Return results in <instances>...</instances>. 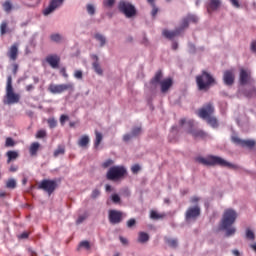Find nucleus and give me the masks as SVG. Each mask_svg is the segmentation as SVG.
<instances>
[{"instance_id":"27","label":"nucleus","mask_w":256,"mask_h":256,"mask_svg":"<svg viewBox=\"0 0 256 256\" xmlns=\"http://www.w3.org/2000/svg\"><path fill=\"white\" fill-rule=\"evenodd\" d=\"M181 33L180 30H175V31H169V30H164L163 35L166 37V39H173V37H177Z\"/></svg>"},{"instance_id":"47","label":"nucleus","mask_w":256,"mask_h":256,"mask_svg":"<svg viewBox=\"0 0 256 256\" xmlns=\"http://www.w3.org/2000/svg\"><path fill=\"white\" fill-rule=\"evenodd\" d=\"M95 39L99 41L100 45L103 46L105 44V38L101 34H96Z\"/></svg>"},{"instance_id":"20","label":"nucleus","mask_w":256,"mask_h":256,"mask_svg":"<svg viewBox=\"0 0 256 256\" xmlns=\"http://www.w3.org/2000/svg\"><path fill=\"white\" fill-rule=\"evenodd\" d=\"M197 21H199V18H197V16L189 15L187 18L183 20L181 29H185L189 27V23H197Z\"/></svg>"},{"instance_id":"9","label":"nucleus","mask_w":256,"mask_h":256,"mask_svg":"<svg viewBox=\"0 0 256 256\" xmlns=\"http://www.w3.org/2000/svg\"><path fill=\"white\" fill-rule=\"evenodd\" d=\"M214 113H215V106H213V103L209 102L198 110V117H200V119L205 120V119H208L209 117H213Z\"/></svg>"},{"instance_id":"2","label":"nucleus","mask_w":256,"mask_h":256,"mask_svg":"<svg viewBox=\"0 0 256 256\" xmlns=\"http://www.w3.org/2000/svg\"><path fill=\"white\" fill-rule=\"evenodd\" d=\"M237 220V212L233 209H227L224 211L220 229L222 231H226V237H231L232 235H235L236 229L235 227H231L233 223Z\"/></svg>"},{"instance_id":"4","label":"nucleus","mask_w":256,"mask_h":256,"mask_svg":"<svg viewBox=\"0 0 256 256\" xmlns=\"http://www.w3.org/2000/svg\"><path fill=\"white\" fill-rule=\"evenodd\" d=\"M21 99V96L13 90V77H7L6 83V103L7 105H15Z\"/></svg>"},{"instance_id":"15","label":"nucleus","mask_w":256,"mask_h":256,"mask_svg":"<svg viewBox=\"0 0 256 256\" xmlns=\"http://www.w3.org/2000/svg\"><path fill=\"white\" fill-rule=\"evenodd\" d=\"M224 84L228 87H231L233 83H235V71L234 70H226L223 74Z\"/></svg>"},{"instance_id":"5","label":"nucleus","mask_w":256,"mask_h":256,"mask_svg":"<svg viewBox=\"0 0 256 256\" xmlns=\"http://www.w3.org/2000/svg\"><path fill=\"white\" fill-rule=\"evenodd\" d=\"M124 175H127V169L123 166H112L106 173V179L108 181H119V179H123Z\"/></svg>"},{"instance_id":"54","label":"nucleus","mask_w":256,"mask_h":256,"mask_svg":"<svg viewBox=\"0 0 256 256\" xmlns=\"http://www.w3.org/2000/svg\"><path fill=\"white\" fill-rule=\"evenodd\" d=\"M87 11L90 15H95V7L91 4L87 6Z\"/></svg>"},{"instance_id":"48","label":"nucleus","mask_w":256,"mask_h":256,"mask_svg":"<svg viewBox=\"0 0 256 256\" xmlns=\"http://www.w3.org/2000/svg\"><path fill=\"white\" fill-rule=\"evenodd\" d=\"M114 161L112 159L106 160L104 163H102V167L104 169H107L108 167H111L113 165Z\"/></svg>"},{"instance_id":"30","label":"nucleus","mask_w":256,"mask_h":256,"mask_svg":"<svg viewBox=\"0 0 256 256\" xmlns=\"http://www.w3.org/2000/svg\"><path fill=\"white\" fill-rule=\"evenodd\" d=\"M244 97H247V99H252V97H256V88L253 87L249 90H245Z\"/></svg>"},{"instance_id":"38","label":"nucleus","mask_w":256,"mask_h":256,"mask_svg":"<svg viewBox=\"0 0 256 256\" xmlns=\"http://www.w3.org/2000/svg\"><path fill=\"white\" fill-rule=\"evenodd\" d=\"M7 27H8V24H7V21H3L0 25V33L1 35H5L7 33Z\"/></svg>"},{"instance_id":"25","label":"nucleus","mask_w":256,"mask_h":256,"mask_svg":"<svg viewBox=\"0 0 256 256\" xmlns=\"http://www.w3.org/2000/svg\"><path fill=\"white\" fill-rule=\"evenodd\" d=\"M101 141H103V134L99 131H95V141H94V147L95 149H98L101 145Z\"/></svg>"},{"instance_id":"23","label":"nucleus","mask_w":256,"mask_h":256,"mask_svg":"<svg viewBox=\"0 0 256 256\" xmlns=\"http://www.w3.org/2000/svg\"><path fill=\"white\" fill-rule=\"evenodd\" d=\"M7 163H11V161H15V159L19 158V152L10 150L6 153Z\"/></svg>"},{"instance_id":"32","label":"nucleus","mask_w":256,"mask_h":256,"mask_svg":"<svg viewBox=\"0 0 256 256\" xmlns=\"http://www.w3.org/2000/svg\"><path fill=\"white\" fill-rule=\"evenodd\" d=\"M163 217H165V214H159L157 211L152 210L150 212V219H154L155 221L159 220V219H163Z\"/></svg>"},{"instance_id":"24","label":"nucleus","mask_w":256,"mask_h":256,"mask_svg":"<svg viewBox=\"0 0 256 256\" xmlns=\"http://www.w3.org/2000/svg\"><path fill=\"white\" fill-rule=\"evenodd\" d=\"M39 147H41V144H39V142H34L30 145L29 153L32 157H35V155H37V151H39Z\"/></svg>"},{"instance_id":"51","label":"nucleus","mask_w":256,"mask_h":256,"mask_svg":"<svg viewBox=\"0 0 256 256\" xmlns=\"http://www.w3.org/2000/svg\"><path fill=\"white\" fill-rule=\"evenodd\" d=\"M94 71H95L98 75H103V68H101V65H94Z\"/></svg>"},{"instance_id":"33","label":"nucleus","mask_w":256,"mask_h":256,"mask_svg":"<svg viewBox=\"0 0 256 256\" xmlns=\"http://www.w3.org/2000/svg\"><path fill=\"white\" fill-rule=\"evenodd\" d=\"M17 187V181L13 178H10L6 181L7 189H15Z\"/></svg>"},{"instance_id":"34","label":"nucleus","mask_w":256,"mask_h":256,"mask_svg":"<svg viewBox=\"0 0 256 256\" xmlns=\"http://www.w3.org/2000/svg\"><path fill=\"white\" fill-rule=\"evenodd\" d=\"M54 157H59V155H65V146H58L54 151Z\"/></svg>"},{"instance_id":"31","label":"nucleus","mask_w":256,"mask_h":256,"mask_svg":"<svg viewBox=\"0 0 256 256\" xmlns=\"http://www.w3.org/2000/svg\"><path fill=\"white\" fill-rule=\"evenodd\" d=\"M139 243H147L149 241V234L145 232H140L138 236Z\"/></svg>"},{"instance_id":"57","label":"nucleus","mask_w":256,"mask_h":256,"mask_svg":"<svg viewBox=\"0 0 256 256\" xmlns=\"http://www.w3.org/2000/svg\"><path fill=\"white\" fill-rule=\"evenodd\" d=\"M9 171L10 173H17V171H19V166L11 165Z\"/></svg>"},{"instance_id":"7","label":"nucleus","mask_w":256,"mask_h":256,"mask_svg":"<svg viewBox=\"0 0 256 256\" xmlns=\"http://www.w3.org/2000/svg\"><path fill=\"white\" fill-rule=\"evenodd\" d=\"M118 9L120 13H123L128 19H131V17H135V15H137L135 6L127 1H120L118 4Z\"/></svg>"},{"instance_id":"13","label":"nucleus","mask_w":256,"mask_h":256,"mask_svg":"<svg viewBox=\"0 0 256 256\" xmlns=\"http://www.w3.org/2000/svg\"><path fill=\"white\" fill-rule=\"evenodd\" d=\"M201 215V208L199 206L189 207L185 213L186 221H195Z\"/></svg>"},{"instance_id":"21","label":"nucleus","mask_w":256,"mask_h":256,"mask_svg":"<svg viewBox=\"0 0 256 256\" xmlns=\"http://www.w3.org/2000/svg\"><path fill=\"white\" fill-rule=\"evenodd\" d=\"M61 58L58 55H49L46 57V63L49 65H59Z\"/></svg>"},{"instance_id":"59","label":"nucleus","mask_w":256,"mask_h":256,"mask_svg":"<svg viewBox=\"0 0 256 256\" xmlns=\"http://www.w3.org/2000/svg\"><path fill=\"white\" fill-rule=\"evenodd\" d=\"M19 237H20V239H28L29 238V233L23 232Z\"/></svg>"},{"instance_id":"36","label":"nucleus","mask_w":256,"mask_h":256,"mask_svg":"<svg viewBox=\"0 0 256 256\" xmlns=\"http://www.w3.org/2000/svg\"><path fill=\"white\" fill-rule=\"evenodd\" d=\"M111 201L115 205H119V204H121V196H119V194H112L111 195Z\"/></svg>"},{"instance_id":"17","label":"nucleus","mask_w":256,"mask_h":256,"mask_svg":"<svg viewBox=\"0 0 256 256\" xmlns=\"http://www.w3.org/2000/svg\"><path fill=\"white\" fill-rule=\"evenodd\" d=\"M170 87H173V79L172 78H166L160 82L161 93H167V91H169Z\"/></svg>"},{"instance_id":"22","label":"nucleus","mask_w":256,"mask_h":256,"mask_svg":"<svg viewBox=\"0 0 256 256\" xmlns=\"http://www.w3.org/2000/svg\"><path fill=\"white\" fill-rule=\"evenodd\" d=\"M90 141H91V139H89L88 135H83L78 140V145H79V147L86 148L87 145H89Z\"/></svg>"},{"instance_id":"6","label":"nucleus","mask_w":256,"mask_h":256,"mask_svg":"<svg viewBox=\"0 0 256 256\" xmlns=\"http://www.w3.org/2000/svg\"><path fill=\"white\" fill-rule=\"evenodd\" d=\"M75 85L73 83L67 84H50L48 86L49 93L52 95H61V93H65V91H74Z\"/></svg>"},{"instance_id":"35","label":"nucleus","mask_w":256,"mask_h":256,"mask_svg":"<svg viewBox=\"0 0 256 256\" xmlns=\"http://www.w3.org/2000/svg\"><path fill=\"white\" fill-rule=\"evenodd\" d=\"M2 7L6 13H11V9H13V4H11L10 1H6L3 3Z\"/></svg>"},{"instance_id":"43","label":"nucleus","mask_w":256,"mask_h":256,"mask_svg":"<svg viewBox=\"0 0 256 256\" xmlns=\"http://www.w3.org/2000/svg\"><path fill=\"white\" fill-rule=\"evenodd\" d=\"M51 39H52V41H55L56 43H61V41H63V37L59 34H52Z\"/></svg>"},{"instance_id":"10","label":"nucleus","mask_w":256,"mask_h":256,"mask_svg":"<svg viewBox=\"0 0 256 256\" xmlns=\"http://www.w3.org/2000/svg\"><path fill=\"white\" fill-rule=\"evenodd\" d=\"M108 220L111 225H119L123 221V212L119 210H109Z\"/></svg>"},{"instance_id":"52","label":"nucleus","mask_w":256,"mask_h":256,"mask_svg":"<svg viewBox=\"0 0 256 256\" xmlns=\"http://www.w3.org/2000/svg\"><path fill=\"white\" fill-rule=\"evenodd\" d=\"M75 79H83V72L81 70H76L74 72Z\"/></svg>"},{"instance_id":"14","label":"nucleus","mask_w":256,"mask_h":256,"mask_svg":"<svg viewBox=\"0 0 256 256\" xmlns=\"http://www.w3.org/2000/svg\"><path fill=\"white\" fill-rule=\"evenodd\" d=\"M233 143L236 145H240V147H246L247 149H253L255 147L256 142L255 140H243L237 136L232 137Z\"/></svg>"},{"instance_id":"8","label":"nucleus","mask_w":256,"mask_h":256,"mask_svg":"<svg viewBox=\"0 0 256 256\" xmlns=\"http://www.w3.org/2000/svg\"><path fill=\"white\" fill-rule=\"evenodd\" d=\"M38 189H42V191H45L48 193V195H51L55 192V189H57V181L44 179L39 183Z\"/></svg>"},{"instance_id":"16","label":"nucleus","mask_w":256,"mask_h":256,"mask_svg":"<svg viewBox=\"0 0 256 256\" xmlns=\"http://www.w3.org/2000/svg\"><path fill=\"white\" fill-rule=\"evenodd\" d=\"M63 1L65 0H51L50 5L44 10L43 14L50 15L55 9L63 5Z\"/></svg>"},{"instance_id":"3","label":"nucleus","mask_w":256,"mask_h":256,"mask_svg":"<svg viewBox=\"0 0 256 256\" xmlns=\"http://www.w3.org/2000/svg\"><path fill=\"white\" fill-rule=\"evenodd\" d=\"M196 85L198 91H209L213 85H217V80L211 73L203 70L200 75L196 76Z\"/></svg>"},{"instance_id":"40","label":"nucleus","mask_w":256,"mask_h":256,"mask_svg":"<svg viewBox=\"0 0 256 256\" xmlns=\"http://www.w3.org/2000/svg\"><path fill=\"white\" fill-rule=\"evenodd\" d=\"M47 123L50 129H55V127H57V120L55 118H49Z\"/></svg>"},{"instance_id":"46","label":"nucleus","mask_w":256,"mask_h":256,"mask_svg":"<svg viewBox=\"0 0 256 256\" xmlns=\"http://www.w3.org/2000/svg\"><path fill=\"white\" fill-rule=\"evenodd\" d=\"M101 195V190L99 189H94L91 193V199H97Z\"/></svg>"},{"instance_id":"60","label":"nucleus","mask_w":256,"mask_h":256,"mask_svg":"<svg viewBox=\"0 0 256 256\" xmlns=\"http://www.w3.org/2000/svg\"><path fill=\"white\" fill-rule=\"evenodd\" d=\"M251 51H253V53H256V41H253L251 43Z\"/></svg>"},{"instance_id":"63","label":"nucleus","mask_w":256,"mask_h":256,"mask_svg":"<svg viewBox=\"0 0 256 256\" xmlns=\"http://www.w3.org/2000/svg\"><path fill=\"white\" fill-rule=\"evenodd\" d=\"M33 89H35V86H33L32 84L26 86V91H33Z\"/></svg>"},{"instance_id":"1","label":"nucleus","mask_w":256,"mask_h":256,"mask_svg":"<svg viewBox=\"0 0 256 256\" xmlns=\"http://www.w3.org/2000/svg\"><path fill=\"white\" fill-rule=\"evenodd\" d=\"M195 161L206 167H215L218 165L219 167H227L228 169H239V166L236 164L227 162V160L215 155H209L206 158L199 156L195 158Z\"/></svg>"},{"instance_id":"42","label":"nucleus","mask_w":256,"mask_h":256,"mask_svg":"<svg viewBox=\"0 0 256 256\" xmlns=\"http://www.w3.org/2000/svg\"><path fill=\"white\" fill-rule=\"evenodd\" d=\"M246 238L249 239L250 241H254L255 240V233H253L252 230L247 229L246 230Z\"/></svg>"},{"instance_id":"39","label":"nucleus","mask_w":256,"mask_h":256,"mask_svg":"<svg viewBox=\"0 0 256 256\" xmlns=\"http://www.w3.org/2000/svg\"><path fill=\"white\" fill-rule=\"evenodd\" d=\"M141 131H142L141 126L132 128V131H131L132 137H139V135L141 134Z\"/></svg>"},{"instance_id":"26","label":"nucleus","mask_w":256,"mask_h":256,"mask_svg":"<svg viewBox=\"0 0 256 256\" xmlns=\"http://www.w3.org/2000/svg\"><path fill=\"white\" fill-rule=\"evenodd\" d=\"M205 120L207 121L208 125H210V127H212L213 129H217V127H219V121L217 120L216 117L210 116Z\"/></svg>"},{"instance_id":"41","label":"nucleus","mask_w":256,"mask_h":256,"mask_svg":"<svg viewBox=\"0 0 256 256\" xmlns=\"http://www.w3.org/2000/svg\"><path fill=\"white\" fill-rule=\"evenodd\" d=\"M5 147H15V140L11 137L6 138Z\"/></svg>"},{"instance_id":"19","label":"nucleus","mask_w":256,"mask_h":256,"mask_svg":"<svg viewBox=\"0 0 256 256\" xmlns=\"http://www.w3.org/2000/svg\"><path fill=\"white\" fill-rule=\"evenodd\" d=\"M221 7V0H209L207 4L208 13H213V11H217V9Z\"/></svg>"},{"instance_id":"53","label":"nucleus","mask_w":256,"mask_h":256,"mask_svg":"<svg viewBox=\"0 0 256 256\" xmlns=\"http://www.w3.org/2000/svg\"><path fill=\"white\" fill-rule=\"evenodd\" d=\"M85 219H87L86 215L79 216L78 219L76 220V224L81 225V223H83V221H85Z\"/></svg>"},{"instance_id":"58","label":"nucleus","mask_w":256,"mask_h":256,"mask_svg":"<svg viewBox=\"0 0 256 256\" xmlns=\"http://www.w3.org/2000/svg\"><path fill=\"white\" fill-rule=\"evenodd\" d=\"M60 75H62L64 79H67L69 77V74H67V70L65 68H62L60 70Z\"/></svg>"},{"instance_id":"55","label":"nucleus","mask_w":256,"mask_h":256,"mask_svg":"<svg viewBox=\"0 0 256 256\" xmlns=\"http://www.w3.org/2000/svg\"><path fill=\"white\" fill-rule=\"evenodd\" d=\"M65 121H69V116L63 114V115H61V117H60V123H61V125H65Z\"/></svg>"},{"instance_id":"50","label":"nucleus","mask_w":256,"mask_h":256,"mask_svg":"<svg viewBox=\"0 0 256 256\" xmlns=\"http://www.w3.org/2000/svg\"><path fill=\"white\" fill-rule=\"evenodd\" d=\"M137 221L135 220V218H131L130 220L127 221V227L129 229H131V227H135Z\"/></svg>"},{"instance_id":"12","label":"nucleus","mask_w":256,"mask_h":256,"mask_svg":"<svg viewBox=\"0 0 256 256\" xmlns=\"http://www.w3.org/2000/svg\"><path fill=\"white\" fill-rule=\"evenodd\" d=\"M187 125L189 127L188 133L194 137V139H207V134L203 130L199 129H193V120H189L187 122Z\"/></svg>"},{"instance_id":"37","label":"nucleus","mask_w":256,"mask_h":256,"mask_svg":"<svg viewBox=\"0 0 256 256\" xmlns=\"http://www.w3.org/2000/svg\"><path fill=\"white\" fill-rule=\"evenodd\" d=\"M79 248H83L86 249V251H89V249H91V243H89L87 240L81 241L79 243Z\"/></svg>"},{"instance_id":"56","label":"nucleus","mask_w":256,"mask_h":256,"mask_svg":"<svg viewBox=\"0 0 256 256\" xmlns=\"http://www.w3.org/2000/svg\"><path fill=\"white\" fill-rule=\"evenodd\" d=\"M133 137H134L133 134H125V135L123 136V141H124L125 143H129V140L132 139Z\"/></svg>"},{"instance_id":"62","label":"nucleus","mask_w":256,"mask_h":256,"mask_svg":"<svg viewBox=\"0 0 256 256\" xmlns=\"http://www.w3.org/2000/svg\"><path fill=\"white\" fill-rule=\"evenodd\" d=\"M120 242L122 245H127V239L124 238L123 236H120Z\"/></svg>"},{"instance_id":"61","label":"nucleus","mask_w":256,"mask_h":256,"mask_svg":"<svg viewBox=\"0 0 256 256\" xmlns=\"http://www.w3.org/2000/svg\"><path fill=\"white\" fill-rule=\"evenodd\" d=\"M234 7L239 8V0H230Z\"/></svg>"},{"instance_id":"44","label":"nucleus","mask_w":256,"mask_h":256,"mask_svg":"<svg viewBox=\"0 0 256 256\" xmlns=\"http://www.w3.org/2000/svg\"><path fill=\"white\" fill-rule=\"evenodd\" d=\"M103 5L104 7H107L108 9H110L115 5V0H104Z\"/></svg>"},{"instance_id":"28","label":"nucleus","mask_w":256,"mask_h":256,"mask_svg":"<svg viewBox=\"0 0 256 256\" xmlns=\"http://www.w3.org/2000/svg\"><path fill=\"white\" fill-rule=\"evenodd\" d=\"M161 79H163V73L161 71H158L155 76L153 77V79L151 80V84L152 85H157V83H159V85L161 84Z\"/></svg>"},{"instance_id":"64","label":"nucleus","mask_w":256,"mask_h":256,"mask_svg":"<svg viewBox=\"0 0 256 256\" xmlns=\"http://www.w3.org/2000/svg\"><path fill=\"white\" fill-rule=\"evenodd\" d=\"M158 11L159 10L156 7H154L152 10V17H155V15H157Z\"/></svg>"},{"instance_id":"11","label":"nucleus","mask_w":256,"mask_h":256,"mask_svg":"<svg viewBox=\"0 0 256 256\" xmlns=\"http://www.w3.org/2000/svg\"><path fill=\"white\" fill-rule=\"evenodd\" d=\"M240 85H252L255 83V79L251 76V71L241 69L239 74Z\"/></svg>"},{"instance_id":"45","label":"nucleus","mask_w":256,"mask_h":256,"mask_svg":"<svg viewBox=\"0 0 256 256\" xmlns=\"http://www.w3.org/2000/svg\"><path fill=\"white\" fill-rule=\"evenodd\" d=\"M47 137V131L45 130H39L37 133H36V138L37 139H43Z\"/></svg>"},{"instance_id":"18","label":"nucleus","mask_w":256,"mask_h":256,"mask_svg":"<svg viewBox=\"0 0 256 256\" xmlns=\"http://www.w3.org/2000/svg\"><path fill=\"white\" fill-rule=\"evenodd\" d=\"M17 55H19V45L13 44L8 50L7 57H9L11 61H15L17 59Z\"/></svg>"},{"instance_id":"29","label":"nucleus","mask_w":256,"mask_h":256,"mask_svg":"<svg viewBox=\"0 0 256 256\" xmlns=\"http://www.w3.org/2000/svg\"><path fill=\"white\" fill-rule=\"evenodd\" d=\"M165 243L169 247H172V249H176L177 245H179V242L177 241V239H173V238H166Z\"/></svg>"},{"instance_id":"49","label":"nucleus","mask_w":256,"mask_h":256,"mask_svg":"<svg viewBox=\"0 0 256 256\" xmlns=\"http://www.w3.org/2000/svg\"><path fill=\"white\" fill-rule=\"evenodd\" d=\"M131 171L132 173H134V175H137V173L141 171V166H139V164H135L134 166H132Z\"/></svg>"}]
</instances>
